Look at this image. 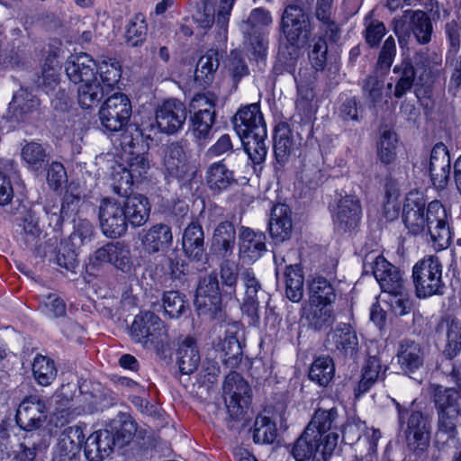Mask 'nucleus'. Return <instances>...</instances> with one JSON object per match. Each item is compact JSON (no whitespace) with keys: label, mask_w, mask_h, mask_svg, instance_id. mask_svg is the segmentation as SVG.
Listing matches in <instances>:
<instances>
[{"label":"nucleus","mask_w":461,"mask_h":461,"mask_svg":"<svg viewBox=\"0 0 461 461\" xmlns=\"http://www.w3.org/2000/svg\"><path fill=\"white\" fill-rule=\"evenodd\" d=\"M231 169L228 168L224 160L211 164L205 175L207 185L212 191L226 190L231 184L235 182L234 171L241 170L243 167H247L245 153H236L229 158Z\"/></svg>","instance_id":"obj_9"},{"label":"nucleus","mask_w":461,"mask_h":461,"mask_svg":"<svg viewBox=\"0 0 461 461\" xmlns=\"http://www.w3.org/2000/svg\"><path fill=\"white\" fill-rule=\"evenodd\" d=\"M182 249L187 258L200 261L204 255V233L196 222L188 224L183 232Z\"/></svg>","instance_id":"obj_32"},{"label":"nucleus","mask_w":461,"mask_h":461,"mask_svg":"<svg viewBox=\"0 0 461 461\" xmlns=\"http://www.w3.org/2000/svg\"><path fill=\"white\" fill-rule=\"evenodd\" d=\"M372 269L375 278L385 294L406 287L401 272L384 257H376Z\"/></svg>","instance_id":"obj_21"},{"label":"nucleus","mask_w":461,"mask_h":461,"mask_svg":"<svg viewBox=\"0 0 461 461\" xmlns=\"http://www.w3.org/2000/svg\"><path fill=\"white\" fill-rule=\"evenodd\" d=\"M311 303L332 304L336 300L333 285L325 277L317 276L309 282Z\"/></svg>","instance_id":"obj_42"},{"label":"nucleus","mask_w":461,"mask_h":461,"mask_svg":"<svg viewBox=\"0 0 461 461\" xmlns=\"http://www.w3.org/2000/svg\"><path fill=\"white\" fill-rule=\"evenodd\" d=\"M395 404L399 424L403 430L408 448L417 454L423 453L428 448L430 438V427L427 418L420 411L409 413V410L399 402Z\"/></svg>","instance_id":"obj_5"},{"label":"nucleus","mask_w":461,"mask_h":461,"mask_svg":"<svg viewBox=\"0 0 461 461\" xmlns=\"http://www.w3.org/2000/svg\"><path fill=\"white\" fill-rule=\"evenodd\" d=\"M149 168V163L142 155L132 156L128 159V167L124 171V182H133L143 177Z\"/></svg>","instance_id":"obj_57"},{"label":"nucleus","mask_w":461,"mask_h":461,"mask_svg":"<svg viewBox=\"0 0 461 461\" xmlns=\"http://www.w3.org/2000/svg\"><path fill=\"white\" fill-rule=\"evenodd\" d=\"M396 55V44L394 38L389 36L383 44L377 60V70L386 73L391 68Z\"/></svg>","instance_id":"obj_61"},{"label":"nucleus","mask_w":461,"mask_h":461,"mask_svg":"<svg viewBox=\"0 0 461 461\" xmlns=\"http://www.w3.org/2000/svg\"><path fill=\"white\" fill-rule=\"evenodd\" d=\"M333 3L334 0H317L315 15L323 24L325 36L336 41L339 38V28L331 18Z\"/></svg>","instance_id":"obj_45"},{"label":"nucleus","mask_w":461,"mask_h":461,"mask_svg":"<svg viewBox=\"0 0 461 461\" xmlns=\"http://www.w3.org/2000/svg\"><path fill=\"white\" fill-rule=\"evenodd\" d=\"M337 445L338 437L335 433L320 438L305 428L294 442L291 454L295 461H328Z\"/></svg>","instance_id":"obj_4"},{"label":"nucleus","mask_w":461,"mask_h":461,"mask_svg":"<svg viewBox=\"0 0 461 461\" xmlns=\"http://www.w3.org/2000/svg\"><path fill=\"white\" fill-rule=\"evenodd\" d=\"M65 70L69 80L78 85L77 100L83 108H91L101 101L103 88L98 78L97 66L88 54L80 53L69 57Z\"/></svg>","instance_id":"obj_2"},{"label":"nucleus","mask_w":461,"mask_h":461,"mask_svg":"<svg viewBox=\"0 0 461 461\" xmlns=\"http://www.w3.org/2000/svg\"><path fill=\"white\" fill-rule=\"evenodd\" d=\"M425 211V201L420 194L411 192L406 196L402 220L405 227L414 235L426 230Z\"/></svg>","instance_id":"obj_18"},{"label":"nucleus","mask_w":461,"mask_h":461,"mask_svg":"<svg viewBox=\"0 0 461 461\" xmlns=\"http://www.w3.org/2000/svg\"><path fill=\"white\" fill-rule=\"evenodd\" d=\"M269 232L276 241L289 239L293 228L292 212L285 203H276L273 206L269 219Z\"/></svg>","instance_id":"obj_29"},{"label":"nucleus","mask_w":461,"mask_h":461,"mask_svg":"<svg viewBox=\"0 0 461 461\" xmlns=\"http://www.w3.org/2000/svg\"><path fill=\"white\" fill-rule=\"evenodd\" d=\"M176 355L178 368L185 375L195 371L201 362L197 343L192 337H185L179 342Z\"/></svg>","instance_id":"obj_33"},{"label":"nucleus","mask_w":461,"mask_h":461,"mask_svg":"<svg viewBox=\"0 0 461 461\" xmlns=\"http://www.w3.org/2000/svg\"><path fill=\"white\" fill-rule=\"evenodd\" d=\"M424 359L425 350L420 343L411 339L400 343L397 360L405 374L411 375L418 371L423 366Z\"/></svg>","instance_id":"obj_26"},{"label":"nucleus","mask_w":461,"mask_h":461,"mask_svg":"<svg viewBox=\"0 0 461 461\" xmlns=\"http://www.w3.org/2000/svg\"><path fill=\"white\" fill-rule=\"evenodd\" d=\"M220 282L216 275L203 278L196 289L194 304L199 315L210 319L221 317L222 298L237 300L239 267L234 261L224 260L220 266Z\"/></svg>","instance_id":"obj_1"},{"label":"nucleus","mask_w":461,"mask_h":461,"mask_svg":"<svg viewBox=\"0 0 461 461\" xmlns=\"http://www.w3.org/2000/svg\"><path fill=\"white\" fill-rule=\"evenodd\" d=\"M303 276L297 264L285 266V294L287 298L299 303L303 296Z\"/></svg>","instance_id":"obj_43"},{"label":"nucleus","mask_w":461,"mask_h":461,"mask_svg":"<svg viewBox=\"0 0 461 461\" xmlns=\"http://www.w3.org/2000/svg\"><path fill=\"white\" fill-rule=\"evenodd\" d=\"M384 74L377 70L374 75L369 76L365 82L364 91L373 103L380 102L382 99Z\"/></svg>","instance_id":"obj_63"},{"label":"nucleus","mask_w":461,"mask_h":461,"mask_svg":"<svg viewBox=\"0 0 461 461\" xmlns=\"http://www.w3.org/2000/svg\"><path fill=\"white\" fill-rule=\"evenodd\" d=\"M193 113L192 122L195 137L200 140L209 138L214 122V113Z\"/></svg>","instance_id":"obj_62"},{"label":"nucleus","mask_w":461,"mask_h":461,"mask_svg":"<svg viewBox=\"0 0 461 461\" xmlns=\"http://www.w3.org/2000/svg\"><path fill=\"white\" fill-rule=\"evenodd\" d=\"M98 70V78L103 88V95L108 94L121 78V70L117 64L103 62Z\"/></svg>","instance_id":"obj_52"},{"label":"nucleus","mask_w":461,"mask_h":461,"mask_svg":"<svg viewBox=\"0 0 461 461\" xmlns=\"http://www.w3.org/2000/svg\"><path fill=\"white\" fill-rule=\"evenodd\" d=\"M282 28L286 40L292 45L303 43L310 32L309 17L302 7L289 5L282 16Z\"/></svg>","instance_id":"obj_11"},{"label":"nucleus","mask_w":461,"mask_h":461,"mask_svg":"<svg viewBox=\"0 0 461 461\" xmlns=\"http://www.w3.org/2000/svg\"><path fill=\"white\" fill-rule=\"evenodd\" d=\"M260 126L266 127V124L257 104L240 108L233 118V127L240 138L258 132Z\"/></svg>","instance_id":"obj_27"},{"label":"nucleus","mask_w":461,"mask_h":461,"mask_svg":"<svg viewBox=\"0 0 461 461\" xmlns=\"http://www.w3.org/2000/svg\"><path fill=\"white\" fill-rule=\"evenodd\" d=\"M330 349L342 357H354L358 351V338L348 324H339L328 334Z\"/></svg>","instance_id":"obj_20"},{"label":"nucleus","mask_w":461,"mask_h":461,"mask_svg":"<svg viewBox=\"0 0 461 461\" xmlns=\"http://www.w3.org/2000/svg\"><path fill=\"white\" fill-rule=\"evenodd\" d=\"M137 430L136 423L126 414L118 416L110 424L109 431L113 432L114 445L123 447L133 438Z\"/></svg>","instance_id":"obj_44"},{"label":"nucleus","mask_w":461,"mask_h":461,"mask_svg":"<svg viewBox=\"0 0 461 461\" xmlns=\"http://www.w3.org/2000/svg\"><path fill=\"white\" fill-rule=\"evenodd\" d=\"M335 373L333 360L330 357H319L311 366L309 377L321 386H327Z\"/></svg>","instance_id":"obj_46"},{"label":"nucleus","mask_w":461,"mask_h":461,"mask_svg":"<svg viewBox=\"0 0 461 461\" xmlns=\"http://www.w3.org/2000/svg\"><path fill=\"white\" fill-rule=\"evenodd\" d=\"M258 132L240 137L244 151L255 164L262 163L267 154L266 145L267 127H258Z\"/></svg>","instance_id":"obj_40"},{"label":"nucleus","mask_w":461,"mask_h":461,"mask_svg":"<svg viewBox=\"0 0 461 461\" xmlns=\"http://www.w3.org/2000/svg\"><path fill=\"white\" fill-rule=\"evenodd\" d=\"M113 432L108 429L92 433L85 444V456L89 461H103L109 456L114 447Z\"/></svg>","instance_id":"obj_25"},{"label":"nucleus","mask_w":461,"mask_h":461,"mask_svg":"<svg viewBox=\"0 0 461 461\" xmlns=\"http://www.w3.org/2000/svg\"><path fill=\"white\" fill-rule=\"evenodd\" d=\"M223 395L228 408L242 407L249 403L250 387L236 372H230L224 380Z\"/></svg>","instance_id":"obj_24"},{"label":"nucleus","mask_w":461,"mask_h":461,"mask_svg":"<svg viewBox=\"0 0 461 461\" xmlns=\"http://www.w3.org/2000/svg\"><path fill=\"white\" fill-rule=\"evenodd\" d=\"M361 205L354 195H345L338 203L333 214L336 230L340 233L351 232L359 224Z\"/></svg>","instance_id":"obj_14"},{"label":"nucleus","mask_w":461,"mask_h":461,"mask_svg":"<svg viewBox=\"0 0 461 461\" xmlns=\"http://www.w3.org/2000/svg\"><path fill=\"white\" fill-rule=\"evenodd\" d=\"M84 439L81 426L66 428L59 436L53 449L52 461H73L79 455Z\"/></svg>","instance_id":"obj_16"},{"label":"nucleus","mask_w":461,"mask_h":461,"mask_svg":"<svg viewBox=\"0 0 461 461\" xmlns=\"http://www.w3.org/2000/svg\"><path fill=\"white\" fill-rule=\"evenodd\" d=\"M416 294L426 298L441 293L442 265L438 257L428 256L418 261L412 268Z\"/></svg>","instance_id":"obj_6"},{"label":"nucleus","mask_w":461,"mask_h":461,"mask_svg":"<svg viewBox=\"0 0 461 461\" xmlns=\"http://www.w3.org/2000/svg\"><path fill=\"white\" fill-rule=\"evenodd\" d=\"M427 233L438 247L446 248L451 240V232L445 207L438 200L430 202L425 211Z\"/></svg>","instance_id":"obj_10"},{"label":"nucleus","mask_w":461,"mask_h":461,"mask_svg":"<svg viewBox=\"0 0 461 461\" xmlns=\"http://www.w3.org/2000/svg\"><path fill=\"white\" fill-rule=\"evenodd\" d=\"M125 206L126 221L133 227L144 225L149 217L150 205L142 194L127 195L121 201Z\"/></svg>","instance_id":"obj_35"},{"label":"nucleus","mask_w":461,"mask_h":461,"mask_svg":"<svg viewBox=\"0 0 461 461\" xmlns=\"http://www.w3.org/2000/svg\"><path fill=\"white\" fill-rule=\"evenodd\" d=\"M404 17H409L408 29L420 44H428L431 41L433 26L429 15L422 10H407Z\"/></svg>","instance_id":"obj_36"},{"label":"nucleus","mask_w":461,"mask_h":461,"mask_svg":"<svg viewBox=\"0 0 461 461\" xmlns=\"http://www.w3.org/2000/svg\"><path fill=\"white\" fill-rule=\"evenodd\" d=\"M397 138L395 132L384 130L380 137L377 149L378 156L383 163L389 164L396 156Z\"/></svg>","instance_id":"obj_54"},{"label":"nucleus","mask_w":461,"mask_h":461,"mask_svg":"<svg viewBox=\"0 0 461 461\" xmlns=\"http://www.w3.org/2000/svg\"><path fill=\"white\" fill-rule=\"evenodd\" d=\"M218 349L223 353L222 361L228 365H236L241 357L242 350L239 339L233 335H226L219 343Z\"/></svg>","instance_id":"obj_56"},{"label":"nucleus","mask_w":461,"mask_h":461,"mask_svg":"<svg viewBox=\"0 0 461 461\" xmlns=\"http://www.w3.org/2000/svg\"><path fill=\"white\" fill-rule=\"evenodd\" d=\"M100 398V395L92 392L80 390V393L76 397L75 411L78 414L93 412L97 410Z\"/></svg>","instance_id":"obj_64"},{"label":"nucleus","mask_w":461,"mask_h":461,"mask_svg":"<svg viewBox=\"0 0 461 461\" xmlns=\"http://www.w3.org/2000/svg\"><path fill=\"white\" fill-rule=\"evenodd\" d=\"M381 372L382 365L380 359L376 357H369L363 365L360 380L354 389L355 396L358 398L363 393L368 392L378 380Z\"/></svg>","instance_id":"obj_41"},{"label":"nucleus","mask_w":461,"mask_h":461,"mask_svg":"<svg viewBox=\"0 0 461 461\" xmlns=\"http://www.w3.org/2000/svg\"><path fill=\"white\" fill-rule=\"evenodd\" d=\"M131 335L134 341L157 353H163L169 347L166 326L156 314L150 312H143L136 315L131 326Z\"/></svg>","instance_id":"obj_3"},{"label":"nucleus","mask_w":461,"mask_h":461,"mask_svg":"<svg viewBox=\"0 0 461 461\" xmlns=\"http://www.w3.org/2000/svg\"><path fill=\"white\" fill-rule=\"evenodd\" d=\"M386 294V302L389 304L390 310L395 316H404L411 312L413 301L406 287L395 291V293Z\"/></svg>","instance_id":"obj_49"},{"label":"nucleus","mask_w":461,"mask_h":461,"mask_svg":"<svg viewBox=\"0 0 461 461\" xmlns=\"http://www.w3.org/2000/svg\"><path fill=\"white\" fill-rule=\"evenodd\" d=\"M147 31L148 26L145 17L142 14H136L126 26V42L131 47L142 44L146 40Z\"/></svg>","instance_id":"obj_50"},{"label":"nucleus","mask_w":461,"mask_h":461,"mask_svg":"<svg viewBox=\"0 0 461 461\" xmlns=\"http://www.w3.org/2000/svg\"><path fill=\"white\" fill-rule=\"evenodd\" d=\"M342 427V419L336 408L329 410L320 408L314 411L306 429L316 437L323 438L324 436L331 433H335L339 438V430Z\"/></svg>","instance_id":"obj_22"},{"label":"nucleus","mask_w":461,"mask_h":461,"mask_svg":"<svg viewBox=\"0 0 461 461\" xmlns=\"http://www.w3.org/2000/svg\"><path fill=\"white\" fill-rule=\"evenodd\" d=\"M266 236L249 228H242L240 233V258L251 264L259 259L266 251Z\"/></svg>","instance_id":"obj_23"},{"label":"nucleus","mask_w":461,"mask_h":461,"mask_svg":"<svg viewBox=\"0 0 461 461\" xmlns=\"http://www.w3.org/2000/svg\"><path fill=\"white\" fill-rule=\"evenodd\" d=\"M22 157L32 170H38L48 161L45 149L36 142L26 144L22 149Z\"/></svg>","instance_id":"obj_53"},{"label":"nucleus","mask_w":461,"mask_h":461,"mask_svg":"<svg viewBox=\"0 0 461 461\" xmlns=\"http://www.w3.org/2000/svg\"><path fill=\"white\" fill-rule=\"evenodd\" d=\"M461 419V412L456 409L451 411H438V429L436 432V443L447 444L454 440L457 434L456 427Z\"/></svg>","instance_id":"obj_38"},{"label":"nucleus","mask_w":461,"mask_h":461,"mask_svg":"<svg viewBox=\"0 0 461 461\" xmlns=\"http://www.w3.org/2000/svg\"><path fill=\"white\" fill-rule=\"evenodd\" d=\"M450 157L445 144L437 143L430 153L429 171L433 185L443 189L450 176Z\"/></svg>","instance_id":"obj_19"},{"label":"nucleus","mask_w":461,"mask_h":461,"mask_svg":"<svg viewBox=\"0 0 461 461\" xmlns=\"http://www.w3.org/2000/svg\"><path fill=\"white\" fill-rule=\"evenodd\" d=\"M173 240L171 229L167 224H156L149 228L142 238V244L149 253L164 250Z\"/></svg>","instance_id":"obj_39"},{"label":"nucleus","mask_w":461,"mask_h":461,"mask_svg":"<svg viewBox=\"0 0 461 461\" xmlns=\"http://www.w3.org/2000/svg\"><path fill=\"white\" fill-rule=\"evenodd\" d=\"M32 374L39 384H50L57 375L54 361L48 357L37 355L32 363Z\"/></svg>","instance_id":"obj_48"},{"label":"nucleus","mask_w":461,"mask_h":461,"mask_svg":"<svg viewBox=\"0 0 461 461\" xmlns=\"http://www.w3.org/2000/svg\"><path fill=\"white\" fill-rule=\"evenodd\" d=\"M186 108L176 99H168L156 110V122L161 132L173 134L181 130L186 120Z\"/></svg>","instance_id":"obj_12"},{"label":"nucleus","mask_w":461,"mask_h":461,"mask_svg":"<svg viewBox=\"0 0 461 461\" xmlns=\"http://www.w3.org/2000/svg\"><path fill=\"white\" fill-rule=\"evenodd\" d=\"M245 289L241 311L253 321L259 318V308L263 302H267V294L261 289V285L251 269H246L241 274Z\"/></svg>","instance_id":"obj_13"},{"label":"nucleus","mask_w":461,"mask_h":461,"mask_svg":"<svg viewBox=\"0 0 461 461\" xmlns=\"http://www.w3.org/2000/svg\"><path fill=\"white\" fill-rule=\"evenodd\" d=\"M165 312L170 318H177L185 309V296L177 291L166 292L162 299Z\"/></svg>","instance_id":"obj_58"},{"label":"nucleus","mask_w":461,"mask_h":461,"mask_svg":"<svg viewBox=\"0 0 461 461\" xmlns=\"http://www.w3.org/2000/svg\"><path fill=\"white\" fill-rule=\"evenodd\" d=\"M131 114V102L122 93H115L108 97L99 110L101 124L110 131L122 130L127 125Z\"/></svg>","instance_id":"obj_7"},{"label":"nucleus","mask_w":461,"mask_h":461,"mask_svg":"<svg viewBox=\"0 0 461 461\" xmlns=\"http://www.w3.org/2000/svg\"><path fill=\"white\" fill-rule=\"evenodd\" d=\"M437 333L445 340V356L447 358L455 357L461 350V321L443 319L437 327Z\"/></svg>","instance_id":"obj_30"},{"label":"nucleus","mask_w":461,"mask_h":461,"mask_svg":"<svg viewBox=\"0 0 461 461\" xmlns=\"http://www.w3.org/2000/svg\"><path fill=\"white\" fill-rule=\"evenodd\" d=\"M296 143L290 129L285 122L279 123L275 130L274 135V154L277 164L285 165L294 151Z\"/></svg>","instance_id":"obj_31"},{"label":"nucleus","mask_w":461,"mask_h":461,"mask_svg":"<svg viewBox=\"0 0 461 461\" xmlns=\"http://www.w3.org/2000/svg\"><path fill=\"white\" fill-rule=\"evenodd\" d=\"M271 23L272 17L269 12L262 8H256L250 13L248 20L244 22L242 29L246 35L261 33L260 31Z\"/></svg>","instance_id":"obj_55"},{"label":"nucleus","mask_w":461,"mask_h":461,"mask_svg":"<svg viewBox=\"0 0 461 461\" xmlns=\"http://www.w3.org/2000/svg\"><path fill=\"white\" fill-rule=\"evenodd\" d=\"M229 75L234 83H238L242 77L249 74V69L241 53L238 50L230 52L226 65Z\"/></svg>","instance_id":"obj_59"},{"label":"nucleus","mask_w":461,"mask_h":461,"mask_svg":"<svg viewBox=\"0 0 461 461\" xmlns=\"http://www.w3.org/2000/svg\"><path fill=\"white\" fill-rule=\"evenodd\" d=\"M16 422L24 430L40 429L47 418L45 402L37 396L24 399L16 412Z\"/></svg>","instance_id":"obj_15"},{"label":"nucleus","mask_w":461,"mask_h":461,"mask_svg":"<svg viewBox=\"0 0 461 461\" xmlns=\"http://www.w3.org/2000/svg\"><path fill=\"white\" fill-rule=\"evenodd\" d=\"M100 227L109 238L122 236L128 227L125 206L115 199H104L99 206Z\"/></svg>","instance_id":"obj_8"},{"label":"nucleus","mask_w":461,"mask_h":461,"mask_svg":"<svg viewBox=\"0 0 461 461\" xmlns=\"http://www.w3.org/2000/svg\"><path fill=\"white\" fill-rule=\"evenodd\" d=\"M39 105L40 100L32 91L21 88L14 95L8 111L12 120L20 122L36 111Z\"/></svg>","instance_id":"obj_34"},{"label":"nucleus","mask_w":461,"mask_h":461,"mask_svg":"<svg viewBox=\"0 0 461 461\" xmlns=\"http://www.w3.org/2000/svg\"><path fill=\"white\" fill-rule=\"evenodd\" d=\"M163 165L169 176L183 179L189 170L187 156L184 146L179 142L170 143L164 149Z\"/></svg>","instance_id":"obj_28"},{"label":"nucleus","mask_w":461,"mask_h":461,"mask_svg":"<svg viewBox=\"0 0 461 461\" xmlns=\"http://www.w3.org/2000/svg\"><path fill=\"white\" fill-rule=\"evenodd\" d=\"M236 241V231L230 221H222L215 228L212 249L219 256L225 258L231 255Z\"/></svg>","instance_id":"obj_37"},{"label":"nucleus","mask_w":461,"mask_h":461,"mask_svg":"<svg viewBox=\"0 0 461 461\" xmlns=\"http://www.w3.org/2000/svg\"><path fill=\"white\" fill-rule=\"evenodd\" d=\"M94 263H109L122 272H130L132 267L129 246L122 242H110L98 249L93 257Z\"/></svg>","instance_id":"obj_17"},{"label":"nucleus","mask_w":461,"mask_h":461,"mask_svg":"<svg viewBox=\"0 0 461 461\" xmlns=\"http://www.w3.org/2000/svg\"><path fill=\"white\" fill-rule=\"evenodd\" d=\"M446 64L451 74L448 82V91L456 95L461 94V55L447 56Z\"/></svg>","instance_id":"obj_60"},{"label":"nucleus","mask_w":461,"mask_h":461,"mask_svg":"<svg viewBox=\"0 0 461 461\" xmlns=\"http://www.w3.org/2000/svg\"><path fill=\"white\" fill-rule=\"evenodd\" d=\"M276 437V425L265 416L256 419L253 429V440L258 444L272 443Z\"/></svg>","instance_id":"obj_51"},{"label":"nucleus","mask_w":461,"mask_h":461,"mask_svg":"<svg viewBox=\"0 0 461 461\" xmlns=\"http://www.w3.org/2000/svg\"><path fill=\"white\" fill-rule=\"evenodd\" d=\"M307 320L310 326L318 330L330 327L335 321L331 304L311 303Z\"/></svg>","instance_id":"obj_47"}]
</instances>
